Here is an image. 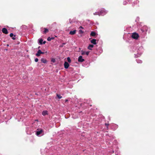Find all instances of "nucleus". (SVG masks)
<instances>
[{
	"label": "nucleus",
	"mask_w": 155,
	"mask_h": 155,
	"mask_svg": "<svg viewBox=\"0 0 155 155\" xmlns=\"http://www.w3.org/2000/svg\"><path fill=\"white\" fill-rule=\"evenodd\" d=\"M35 132L36 135L38 137H41L44 135V131L42 129H38Z\"/></svg>",
	"instance_id": "f257e3e1"
},
{
	"label": "nucleus",
	"mask_w": 155,
	"mask_h": 155,
	"mask_svg": "<svg viewBox=\"0 0 155 155\" xmlns=\"http://www.w3.org/2000/svg\"><path fill=\"white\" fill-rule=\"evenodd\" d=\"M107 13V12L104 8L101 9L98 12V15H105Z\"/></svg>",
	"instance_id": "f03ea898"
},
{
	"label": "nucleus",
	"mask_w": 155,
	"mask_h": 155,
	"mask_svg": "<svg viewBox=\"0 0 155 155\" xmlns=\"http://www.w3.org/2000/svg\"><path fill=\"white\" fill-rule=\"evenodd\" d=\"M131 37L134 39H137L139 38V35L137 33L134 32L132 34Z\"/></svg>",
	"instance_id": "7ed1b4c3"
},
{
	"label": "nucleus",
	"mask_w": 155,
	"mask_h": 155,
	"mask_svg": "<svg viewBox=\"0 0 155 155\" xmlns=\"http://www.w3.org/2000/svg\"><path fill=\"white\" fill-rule=\"evenodd\" d=\"M111 129L114 130H115L118 127V125L113 124L110 125Z\"/></svg>",
	"instance_id": "20e7f679"
},
{
	"label": "nucleus",
	"mask_w": 155,
	"mask_h": 155,
	"mask_svg": "<svg viewBox=\"0 0 155 155\" xmlns=\"http://www.w3.org/2000/svg\"><path fill=\"white\" fill-rule=\"evenodd\" d=\"M2 32L5 34H7L8 33V31L7 29L5 28H3L2 29Z\"/></svg>",
	"instance_id": "39448f33"
},
{
	"label": "nucleus",
	"mask_w": 155,
	"mask_h": 155,
	"mask_svg": "<svg viewBox=\"0 0 155 155\" xmlns=\"http://www.w3.org/2000/svg\"><path fill=\"white\" fill-rule=\"evenodd\" d=\"M78 61L79 62H82L84 61V60L82 58L81 56H80L78 58Z\"/></svg>",
	"instance_id": "423d86ee"
},
{
	"label": "nucleus",
	"mask_w": 155,
	"mask_h": 155,
	"mask_svg": "<svg viewBox=\"0 0 155 155\" xmlns=\"http://www.w3.org/2000/svg\"><path fill=\"white\" fill-rule=\"evenodd\" d=\"M42 114L44 116L48 115V111L47 110H43L42 112Z\"/></svg>",
	"instance_id": "0eeeda50"
},
{
	"label": "nucleus",
	"mask_w": 155,
	"mask_h": 155,
	"mask_svg": "<svg viewBox=\"0 0 155 155\" xmlns=\"http://www.w3.org/2000/svg\"><path fill=\"white\" fill-rule=\"evenodd\" d=\"M64 68H68L69 67V64L68 62L65 61L64 63Z\"/></svg>",
	"instance_id": "6e6552de"
},
{
	"label": "nucleus",
	"mask_w": 155,
	"mask_h": 155,
	"mask_svg": "<svg viewBox=\"0 0 155 155\" xmlns=\"http://www.w3.org/2000/svg\"><path fill=\"white\" fill-rule=\"evenodd\" d=\"M76 30H74L73 31H71L69 32V34L71 35H74L76 33Z\"/></svg>",
	"instance_id": "1a4fd4ad"
},
{
	"label": "nucleus",
	"mask_w": 155,
	"mask_h": 155,
	"mask_svg": "<svg viewBox=\"0 0 155 155\" xmlns=\"http://www.w3.org/2000/svg\"><path fill=\"white\" fill-rule=\"evenodd\" d=\"M96 39H94L91 41V42L93 44L96 45Z\"/></svg>",
	"instance_id": "9d476101"
},
{
	"label": "nucleus",
	"mask_w": 155,
	"mask_h": 155,
	"mask_svg": "<svg viewBox=\"0 0 155 155\" xmlns=\"http://www.w3.org/2000/svg\"><path fill=\"white\" fill-rule=\"evenodd\" d=\"M41 54V51L40 50H39L38 51L37 53L36 54V55L37 56H39Z\"/></svg>",
	"instance_id": "9b49d317"
},
{
	"label": "nucleus",
	"mask_w": 155,
	"mask_h": 155,
	"mask_svg": "<svg viewBox=\"0 0 155 155\" xmlns=\"http://www.w3.org/2000/svg\"><path fill=\"white\" fill-rule=\"evenodd\" d=\"M94 45H90L88 46L87 48L88 49L90 50H92V48H93Z\"/></svg>",
	"instance_id": "f8f14e48"
},
{
	"label": "nucleus",
	"mask_w": 155,
	"mask_h": 155,
	"mask_svg": "<svg viewBox=\"0 0 155 155\" xmlns=\"http://www.w3.org/2000/svg\"><path fill=\"white\" fill-rule=\"evenodd\" d=\"M44 31L43 32V34H46L48 32V30L46 28H44Z\"/></svg>",
	"instance_id": "ddd939ff"
},
{
	"label": "nucleus",
	"mask_w": 155,
	"mask_h": 155,
	"mask_svg": "<svg viewBox=\"0 0 155 155\" xmlns=\"http://www.w3.org/2000/svg\"><path fill=\"white\" fill-rule=\"evenodd\" d=\"M41 61L44 63H46L47 62V60L44 58H42L41 59Z\"/></svg>",
	"instance_id": "4468645a"
},
{
	"label": "nucleus",
	"mask_w": 155,
	"mask_h": 155,
	"mask_svg": "<svg viewBox=\"0 0 155 155\" xmlns=\"http://www.w3.org/2000/svg\"><path fill=\"white\" fill-rule=\"evenodd\" d=\"M96 35V33H95V32L94 31H92L91 32L90 34V35L92 36H95Z\"/></svg>",
	"instance_id": "2eb2a0df"
},
{
	"label": "nucleus",
	"mask_w": 155,
	"mask_h": 155,
	"mask_svg": "<svg viewBox=\"0 0 155 155\" xmlns=\"http://www.w3.org/2000/svg\"><path fill=\"white\" fill-rule=\"evenodd\" d=\"M43 41V39L41 38L39 40V43H40V44L42 45L43 43L42 42Z\"/></svg>",
	"instance_id": "dca6fc26"
},
{
	"label": "nucleus",
	"mask_w": 155,
	"mask_h": 155,
	"mask_svg": "<svg viewBox=\"0 0 155 155\" xmlns=\"http://www.w3.org/2000/svg\"><path fill=\"white\" fill-rule=\"evenodd\" d=\"M57 96L58 98L59 99H61L62 98V97L59 94H57Z\"/></svg>",
	"instance_id": "f3484780"
},
{
	"label": "nucleus",
	"mask_w": 155,
	"mask_h": 155,
	"mask_svg": "<svg viewBox=\"0 0 155 155\" xmlns=\"http://www.w3.org/2000/svg\"><path fill=\"white\" fill-rule=\"evenodd\" d=\"M81 54L82 55H83L85 54V52L83 51H81Z\"/></svg>",
	"instance_id": "a211bd4d"
},
{
	"label": "nucleus",
	"mask_w": 155,
	"mask_h": 155,
	"mask_svg": "<svg viewBox=\"0 0 155 155\" xmlns=\"http://www.w3.org/2000/svg\"><path fill=\"white\" fill-rule=\"evenodd\" d=\"M79 31L80 34H83L84 33V31L81 30H79Z\"/></svg>",
	"instance_id": "6ab92c4d"
},
{
	"label": "nucleus",
	"mask_w": 155,
	"mask_h": 155,
	"mask_svg": "<svg viewBox=\"0 0 155 155\" xmlns=\"http://www.w3.org/2000/svg\"><path fill=\"white\" fill-rule=\"evenodd\" d=\"M67 60L70 63L71 62V60L69 57H68L67 58Z\"/></svg>",
	"instance_id": "aec40b11"
},
{
	"label": "nucleus",
	"mask_w": 155,
	"mask_h": 155,
	"mask_svg": "<svg viewBox=\"0 0 155 155\" xmlns=\"http://www.w3.org/2000/svg\"><path fill=\"white\" fill-rule=\"evenodd\" d=\"M51 61L53 63H54L55 61V60L54 58H52L51 59Z\"/></svg>",
	"instance_id": "412c9836"
},
{
	"label": "nucleus",
	"mask_w": 155,
	"mask_h": 155,
	"mask_svg": "<svg viewBox=\"0 0 155 155\" xmlns=\"http://www.w3.org/2000/svg\"><path fill=\"white\" fill-rule=\"evenodd\" d=\"M47 40L48 41H51V38L49 37L47 38Z\"/></svg>",
	"instance_id": "4be33fe9"
},
{
	"label": "nucleus",
	"mask_w": 155,
	"mask_h": 155,
	"mask_svg": "<svg viewBox=\"0 0 155 155\" xmlns=\"http://www.w3.org/2000/svg\"><path fill=\"white\" fill-rule=\"evenodd\" d=\"M119 153L115 150V153L116 155H118Z\"/></svg>",
	"instance_id": "5701e85b"
},
{
	"label": "nucleus",
	"mask_w": 155,
	"mask_h": 155,
	"mask_svg": "<svg viewBox=\"0 0 155 155\" xmlns=\"http://www.w3.org/2000/svg\"><path fill=\"white\" fill-rule=\"evenodd\" d=\"M13 35V34L12 33H11L10 34V36L11 37H12Z\"/></svg>",
	"instance_id": "b1692460"
},
{
	"label": "nucleus",
	"mask_w": 155,
	"mask_h": 155,
	"mask_svg": "<svg viewBox=\"0 0 155 155\" xmlns=\"http://www.w3.org/2000/svg\"><path fill=\"white\" fill-rule=\"evenodd\" d=\"M98 12H96L94 13V15H98Z\"/></svg>",
	"instance_id": "393cba45"
},
{
	"label": "nucleus",
	"mask_w": 155,
	"mask_h": 155,
	"mask_svg": "<svg viewBox=\"0 0 155 155\" xmlns=\"http://www.w3.org/2000/svg\"><path fill=\"white\" fill-rule=\"evenodd\" d=\"M106 136H108L109 137H111V135H110L109 134H106Z\"/></svg>",
	"instance_id": "a878e982"
},
{
	"label": "nucleus",
	"mask_w": 155,
	"mask_h": 155,
	"mask_svg": "<svg viewBox=\"0 0 155 155\" xmlns=\"http://www.w3.org/2000/svg\"><path fill=\"white\" fill-rule=\"evenodd\" d=\"M38 58H36L35 59V61L36 62H37L38 61Z\"/></svg>",
	"instance_id": "bb28decb"
},
{
	"label": "nucleus",
	"mask_w": 155,
	"mask_h": 155,
	"mask_svg": "<svg viewBox=\"0 0 155 155\" xmlns=\"http://www.w3.org/2000/svg\"><path fill=\"white\" fill-rule=\"evenodd\" d=\"M89 51L85 52V54H86L87 55H88L89 54Z\"/></svg>",
	"instance_id": "cd10ccee"
},
{
	"label": "nucleus",
	"mask_w": 155,
	"mask_h": 155,
	"mask_svg": "<svg viewBox=\"0 0 155 155\" xmlns=\"http://www.w3.org/2000/svg\"><path fill=\"white\" fill-rule=\"evenodd\" d=\"M105 125H106L107 126H108V125H109V124H107L106 123H105Z\"/></svg>",
	"instance_id": "c85d7f7f"
},
{
	"label": "nucleus",
	"mask_w": 155,
	"mask_h": 155,
	"mask_svg": "<svg viewBox=\"0 0 155 155\" xmlns=\"http://www.w3.org/2000/svg\"><path fill=\"white\" fill-rule=\"evenodd\" d=\"M68 101V99H66L65 100V102H66Z\"/></svg>",
	"instance_id": "c756f323"
},
{
	"label": "nucleus",
	"mask_w": 155,
	"mask_h": 155,
	"mask_svg": "<svg viewBox=\"0 0 155 155\" xmlns=\"http://www.w3.org/2000/svg\"><path fill=\"white\" fill-rule=\"evenodd\" d=\"M12 39H13V40H15V38L14 37H12Z\"/></svg>",
	"instance_id": "7c9ffc66"
},
{
	"label": "nucleus",
	"mask_w": 155,
	"mask_h": 155,
	"mask_svg": "<svg viewBox=\"0 0 155 155\" xmlns=\"http://www.w3.org/2000/svg\"><path fill=\"white\" fill-rule=\"evenodd\" d=\"M46 42V41H44L43 42V44H45Z\"/></svg>",
	"instance_id": "2f4dec72"
},
{
	"label": "nucleus",
	"mask_w": 155,
	"mask_h": 155,
	"mask_svg": "<svg viewBox=\"0 0 155 155\" xmlns=\"http://www.w3.org/2000/svg\"><path fill=\"white\" fill-rule=\"evenodd\" d=\"M79 28H82V29H83V28L82 27V26H80L79 27Z\"/></svg>",
	"instance_id": "473e14b6"
},
{
	"label": "nucleus",
	"mask_w": 155,
	"mask_h": 155,
	"mask_svg": "<svg viewBox=\"0 0 155 155\" xmlns=\"http://www.w3.org/2000/svg\"><path fill=\"white\" fill-rule=\"evenodd\" d=\"M51 40H53V39H54V37H52L51 38Z\"/></svg>",
	"instance_id": "72a5a7b5"
},
{
	"label": "nucleus",
	"mask_w": 155,
	"mask_h": 155,
	"mask_svg": "<svg viewBox=\"0 0 155 155\" xmlns=\"http://www.w3.org/2000/svg\"><path fill=\"white\" fill-rule=\"evenodd\" d=\"M108 119L109 120H110V117H108Z\"/></svg>",
	"instance_id": "f704fd0d"
},
{
	"label": "nucleus",
	"mask_w": 155,
	"mask_h": 155,
	"mask_svg": "<svg viewBox=\"0 0 155 155\" xmlns=\"http://www.w3.org/2000/svg\"><path fill=\"white\" fill-rule=\"evenodd\" d=\"M44 52H41V54H44Z\"/></svg>",
	"instance_id": "c9c22d12"
},
{
	"label": "nucleus",
	"mask_w": 155,
	"mask_h": 155,
	"mask_svg": "<svg viewBox=\"0 0 155 155\" xmlns=\"http://www.w3.org/2000/svg\"><path fill=\"white\" fill-rule=\"evenodd\" d=\"M83 105V104H81V106L82 107V106Z\"/></svg>",
	"instance_id": "e433bc0d"
},
{
	"label": "nucleus",
	"mask_w": 155,
	"mask_h": 155,
	"mask_svg": "<svg viewBox=\"0 0 155 155\" xmlns=\"http://www.w3.org/2000/svg\"><path fill=\"white\" fill-rule=\"evenodd\" d=\"M106 129H107V130H108V126H107V127H106Z\"/></svg>",
	"instance_id": "4c0bfd02"
},
{
	"label": "nucleus",
	"mask_w": 155,
	"mask_h": 155,
	"mask_svg": "<svg viewBox=\"0 0 155 155\" xmlns=\"http://www.w3.org/2000/svg\"><path fill=\"white\" fill-rule=\"evenodd\" d=\"M114 150H112V153H114Z\"/></svg>",
	"instance_id": "58836bf2"
},
{
	"label": "nucleus",
	"mask_w": 155,
	"mask_h": 155,
	"mask_svg": "<svg viewBox=\"0 0 155 155\" xmlns=\"http://www.w3.org/2000/svg\"><path fill=\"white\" fill-rule=\"evenodd\" d=\"M59 70H61V69H62L63 68H59Z\"/></svg>",
	"instance_id": "ea45409f"
},
{
	"label": "nucleus",
	"mask_w": 155,
	"mask_h": 155,
	"mask_svg": "<svg viewBox=\"0 0 155 155\" xmlns=\"http://www.w3.org/2000/svg\"><path fill=\"white\" fill-rule=\"evenodd\" d=\"M40 46H39L38 47V48H40Z\"/></svg>",
	"instance_id": "a19ab883"
},
{
	"label": "nucleus",
	"mask_w": 155,
	"mask_h": 155,
	"mask_svg": "<svg viewBox=\"0 0 155 155\" xmlns=\"http://www.w3.org/2000/svg\"><path fill=\"white\" fill-rule=\"evenodd\" d=\"M58 72V70H56V72Z\"/></svg>",
	"instance_id": "79ce46f5"
},
{
	"label": "nucleus",
	"mask_w": 155,
	"mask_h": 155,
	"mask_svg": "<svg viewBox=\"0 0 155 155\" xmlns=\"http://www.w3.org/2000/svg\"><path fill=\"white\" fill-rule=\"evenodd\" d=\"M112 137L113 138V139H114V138L113 137Z\"/></svg>",
	"instance_id": "37998d69"
},
{
	"label": "nucleus",
	"mask_w": 155,
	"mask_h": 155,
	"mask_svg": "<svg viewBox=\"0 0 155 155\" xmlns=\"http://www.w3.org/2000/svg\"><path fill=\"white\" fill-rule=\"evenodd\" d=\"M63 44L64 45V44H65V43H63Z\"/></svg>",
	"instance_id": "c03bdc74"
},
{
	"label": "nucleus",
	"mask_w": 155,
	"mask_h": 155,
	"mask_svg": "<svg viewBox=\"0 0 155 155\" xmlns=\"http://www.w3.org/2000/svg\"><path fill=\"white\" fill-rule=\"evenodd\" d=\"M11 69L12 70H13V69H12V68H11Z\"/></svg>",
	"instance_id": "a18cd8bd"
},
{
	"label": "nucleus",
	"mask_w": 155,
	"mask_h": 155,
	"mask_svg": "<svg viewBox=\"0 0 155 155\" xmlns=\"http://www.w3.org/2000/svg\"><path fill=\"white\" fill-rule=\"evenodd\" d=\"M36 120L38 121V120Z\"/></svg>",
	"instance_id": "49530a36"
}]
</instances>
